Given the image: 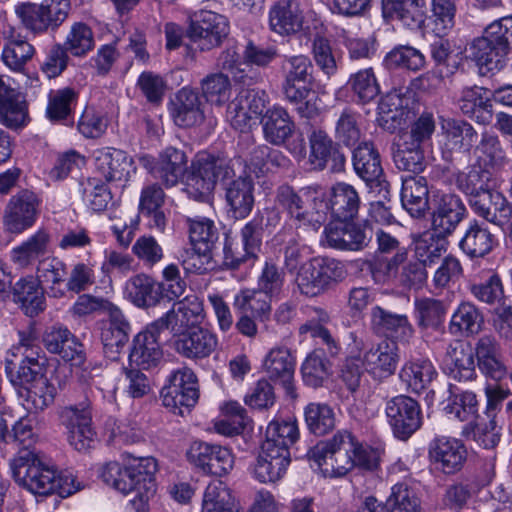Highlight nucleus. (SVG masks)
<instances>
[{"instance_id":"nucleus-1","label":"nucleus","mask_w":512,"mask_h":512,"mask_svg":"<svg viewBox=\"0 0 512 512\" xmlns=\"http://www.w3.org/2000/svg\"><path fill=\"white\" fill-rule=\"evenodd\" d=\"M324 477H342L352 468L374 471L379 466L376 449L364 446L347 430L338 431L332 438L318 442L307 454Z\"/></svg>"},{"instance_id":"nucleus-2","label":"nucleus","mask_w":512,"mask_h":512,"mask_svg":"<svg viewBox=\"0 0 512 512\" xmlns=\"http://www.w3.org/2000/svg\"><path fill=\"white\" fill-rule=\"evenodd\" d=\"M157 460L153 457L133 458L128 464L109 462L101 470L102 480L117 492L127 496L133 494L128 504L135 512H144L148 501L157 490Z\"/></svg>"},{"instance_id":"nucleus-3","label":"nucleus","mask_w":512,"mask_h":512,"mask_svg":"<svg viewBox=\"0 0 512 512\" xmlns=\"http://www.w3.org/2000/svg\"><path fill=\"white\" fill-rule=\"evenodd\" d=\"M161 319L167 328L176 334L172 347L176 352H212L216 347V339L208 331L196 330L186 333L185 330L199 325L204 319L203 304L196 295H188L173 304V307Z\"/></svg>"},{"instance_id":"nucleus-4","label":"nucleus","mask_w":512,"mask_h":512,"mask_svg":"<svg viewBox=\"0 0 512 512\" xmlns=\"http://www.w3.org/2000/svg\"><path fill=\"white\" fill-rule=\"evenodd\" d=\"M12 477L20 486L37 495L56 492V469L40 452L21 448L10 459Z\"/></svg>"},{"instance_id":"nucleus-5","label":"nucleus","mask_w":512,"mask_h":512,"mask_svg":"<svg viewBox=\"0 0 512 512\" xmlns=\"http://www.w3.org/2000/svg\"><path fill=\"white\" fill-rule=\"evenodd\" d=\"M235 171L228 162L213 156L200 154L192 162L184 176L185 191L189 198L212 205L218 180L228 181Z\"/></svg>"},{"instance_id":"nucleus-6","label":"nucleus","mask_w":512,"mask_h":512,"mask_svg":"<svg viewBox=\"0 0 512 512\" xmlns=\"http://www.w3.org/2000/svg\"><path fill=\"white\" fill-rule=\"evenodd\" d=\"M342 262L328 257L312 258L300 265L295 283L301 294L315 297L346 277Z\"/></svg>"},{"instance_id":"nucleus-7","label":"nucleus","mask_w":512,"mask_h":512,"mask_svg":"<svg viewBox=\"0 0 512 512\" xmlns=\"http://www.w3.org/2000/svg\"><path fill=\"white\" fill-rule=\"evenodd\" d=\"M162 404L175 414L194 407L199 399V385L195 373L184 367L173 371L160 392Z\"/></svg>"},{"instance_id":"nucleus-8","label":"nucleus","mask_w":512,"mask_h":512,"mask_svg":"<svg viewBox=\"0 0 512 512\" xmlns=\"http://www.w3.org/2000/svg\"><path fill=\"white\" fill-rule=\"evenodd\" d=\"M277 203L288 213L296 228L318 230L325 221V211L320 210L323 198H314V209L309 210L303 197L290 186H281L276 195Z\"/></svg>"},{"instance_id":"nucleus-9","label":"nucleus","mask_w":512,"mask_h":512,"mask_svg":"<svg viewBox=\"0 0 512 512\" xmlns=\"http://www.w3.org/2000/svg\"><path fill=\"white\" fill-rule=\"evenodd\" d=\"M372 326L377 333L386 336L376 349V352H395L400 349L412 334V327L405 315L393 314L381 307L372 309Z\"/></svg>"},{"instance_id":"nucleus-10","label":"nucleus","mask_w":512,"mask_h":512,"mask_svg":"<svg viewBox=\"0 0 512 512\" xmlns=\"http://www.w3.org/2000/svg\"><path fill=\"white\" fill-rule=\"evenodd\" d=\"M188 34L202 51L221 45L229 34V22L221 14L202 10L191 21Z\"/></svg>"},{"instance_id":"nucleus-11","label":"nucleus","mask_w":512,"mask_h":512,"mask_svg":"<svg viewBox=\"0 0 512 512\" xmlns=\"http://www.w3.org/2000/svg\"><path fill=\"white\" fill-rule=\"evenodd\" d=\"M385 413L394 435L401 440H407L422 424L420 407L408 396L399 395L389 400Z\"/></svg>"},{"instance_id":"nucleus-12","label":"nucleus","mask_w":512,"mask_h":512,"mask_svg":"<svg viewBox=\"0 0 512 512\" xmlns=\"http://www.w3.org/2000/svg\"><path fill=\"white\" fill-rule=\"evenodd\" d=\"M466 207L459 196L436 193L431 202V227L438 234L451 236L464 219Z\"/></svg>"},{"instance_id":"nucleus-13","label":"nucleus","mask_w":512,"mask_h":512,"mask_svg":"<svg viewBox=\"0 0 512 512\" xmlns=\"http://www.w3.org/2000/svg\"><path fill=\"white\" fill-rule=\"evenodd\" d=\"M187 457L203 471L217 476L228 474L234 467L232 451L218 444L195 441L190 445Z\"/></svg>"},{"instance_id":"nucleus-14","label":"nucleus","mask_w":512,"mask_h":512,"mask_svg":"<svg viewBox=\"0 0 512 512\" xmlns=\"http://www.w3.org/2000/svg\"><path fill=\"white\" fill-rule=\"evenodd\" d=\"M40 201L35 193L22 190L12 196L4 213V225L11 233H22L36 220Z\"/></svg>"},{"instance_id":"nucleus-15","label":"nucleus","mask_w":512,"mask_h":512,"mask_svg":"<svg viewBox=\"0 0 512 512\" xmlns=\"http://www.w3.org/2000/svg\"><path fill=\"white\" fill-rule=\"evenodd\" d=\"M29 120L27 102L9 77L0 76V122L11 129L27 124Z\"/></svg>"},{"instance_id":"nucleus-16","label":"nucleus","mask_w":512,"mask_h":512,"mask_svg":"<svg viewBox=\"0 0 512 512\" xmlns=\"http://www.w3.org/2000/svg\"><path fill=\"white\" fill-rule=\"evenodd\" d=\"M442 153L445 158H451L453 153L470 152L478 139L474 127L458 119H447L441 123Z\"/></svg>"},{"instance_id":"nucleus-17","label":"nucleus","mask_w":512,"mask_h":512,"mask_svg":"<svg viewBox=\"0 0 512 512\" xmlns=\"http://www.w3.org/2000/svg\"><path fill=\"white\" fill-rule=\"evenodd\" d=\"M464 445L455 438L438 437L431 444L429 455L435 468L445 474L459 471L466 460Z\"/></svg>"},{"instance_id":"nucleus-18","label":"nucleus","mask_w":512,"mask_h":512,"mask_svg":"<svg viewBox=\"0 0 512 512\" xmlns=\"http://www.w3.org/2000/svg\"><path fill=\"white\" fill-rule=\"evenodd\" d=\"M473 211L486 221L499 227L507 225L512 217V205L506 197L495 190L489 189L469 200Z\"/></svg>"},{"instance_id":"nucleus-19","label":"nucleus","mask_w":512,"mask_h":512,"mask_svg":"<svg viewBox=\"0 0 512 512\" xmlns=\"http://www.w3.org/2000/svg\"><path fill=\"white\" fill-rule=\"evenodd\" d=\"M187 162L188 157L183 150L169 146L160 152L151 173L165 187H174L184 178Z\"/></svg>"},{"instance_id":"nucleus-20","label":"nucleus","mask_w":512,"mask_h":512,"mask_svg":"<svg viewBox=\"0 0 512 512\" xmlns=\"http://www.w3.org/2000/svg\"><path fill=\"white\" fill-rule=\"evenodd\" d=\"M320 210L331 212V215L337 219H353L360 206V197L356 189L347 183H336L330 190L328 202L320 205Z\"/></svg>"},{"instance_id":"nucleus-21","label":"nucleus","mask_w":512,"mask_h":512,"mask_svg":"<svg viewBox=\"0 0 512 512\" xmlns=\"http://www.w3.org/2000/svg\"><path fill=\"white\" fill-rule=\"evenodd\" d=\"M50 242V234L40 229L14 247L10 252V259L20 269L31 268L48 253Z\"/></svg>"},{"instance_id":"nucleus-22","label":"nucleus","mask_w":512,"mask_h":512,"mask_svg":"<svg viewBox=\"0 0 512 512\" xmlns=\"http://www.w3.org/2000/svg\"><path fill=\"white\" fill-rule=\"evenodd\" d=\"M261 124L265 140L275 146L284 145L295 130L291 116L280 106H273L266 110Z\"/></svg>"},{"instance_id":"nucleus-23","label":"nucleus","mask_w":512,"mask_h":512,"mask_svg":"<svg viewBox=\"0 0 512 512\" xmlns=\"http://www.w3.org/2000/svg\"><path fill=\"white\" fill-rule=\"evenodd\" d=\"M290 464V454H284L269 445L261 446V452L253 468L254 477L262 483L278 481L286 473Z\"/></svg>"},{"instance_id":"nucleus-24","label":"nucleus","mask_w":512,"mask_h":512,"mask_svg":"<svg viewBox=\"0 0 512 512\" xmlns=\"http://www.w3.org/2000/svg\"><path fill=\"white\" fill-rule=\"evenodd\" d=\"M465 53L467 58L473 60L479 67L493 71L502 68L503 60L508 52L484 32L482 37H478L468 44Z\"/></svg>"},{"instance_id":"nucleus-25","label":"nucleus","mask_w":512,"mask_h":512,"mask_svg":"<svg viewBox=\"0 0 512 512\" xmlns=\"http://www.w3.org/2000/svg\"><path fill=\"white\" fill-rule=\"evenodd\" d=\"M172 116L176 125L180 127H191L202 123L204 112L199 94L187 87L178 91L173 101Z\"/></svg>"},{"instance_id":"nucleus-26","label":"nucleus","mask_w":512,"mask_h":512,"mask_svg":"<svg viewBox=\"0 0 512 512\" xmlns=\"http://www.w3.org/2000/svg\"><path fill=\"white\" fill-rule=\"evenodd\" d=\"M271 29L280 35H289L300 31L303 16L298 0H278L270 9Z\"/></svg>"},{"instance_id":"nucleus-27","label":"nucleus","mask_w":512,"mask_h":512,"mask_svg":"<svg viewBox=\"0 0 512 512\" xmlns=\"http://www.w3.org/2000/svg\"><path fill=\"white\" fill-rule=\"evenodd\" d=\"M429 190L423 176H407L402 179L401 202L408 213L415 218L425 215L429 207Z\"/></svg>"},{"instance_id":"nucleus-28","label":"nucleus","mask_w":512,"mask_h":512,"mask_svg":"<svg viewBox=\"0 0 512 512\" xmlns=\"http://www.w3.org/2000/svg\"><path fill=\"white\" fill-rule=\"evenodd\" d=\"M130 165L131 159L122 150L102 148L95 152L96 170L108 183L125 180Z\"/></svg>"},{"instance_id":"nucleus-29","label":"nucleus","mask_w":512,"mask_h":512,"mask_svg":"<svg viewBox=\"0 0 512 512\" xmlns=\"http://www.w3.org/2000/svg\"><path fill=\"white\" fill-rule=\"evenodd\" d=\"M383 15L398 19L411 29L421 28L425 22L424 0H382Z\"/></svg>"},{"instance_id":"nucleus-30","label":"nucleus","mask_w":512,"mask_h":512,"mask_svg":"<svg viewBox=\"0 0 512 512\" xmlns=\"http://www.w3.org/2000/svg\"><path fill=\"white\" fill-rule=\"evenodd\" d=\"M496 244L495 235L484 223L473 220L467 226L459 248L470 258H481L489 254Z\"/></svg>"},{"instance_id":"nucleus-31","label":"nucleus","mask_w":512,"mask_h":512,"mask_svg":"<svg viewBox=\"0 0 512 512\" xmlns=\"http://www.w3.org/2000/svg\"><path fill=\"white\" fill-rule=\"evenodd\" d=\"M226 184V201L236 219L247 217L254 205L253 181L249 176H239L229 179Z\"/></svg>"},{"instance_id":"nucleus-32","label":"nucleus","mask_w":512,"mask_h":512,"mask_svg":"<svg viewBox=\"0 0 512 512\" xmlns=\"http://www.w3.org/2000/svg\"><path fill=\"white\" fill-rule=\"evenodd\" d=\"M127 298L139 308L155 306L162 296V285L146 274L131 277L125 285Z\"/></svg>"},{"instance_id":"nucleus-33","label":"nucleus","mask_w":512,"mask_h":512,"mask_svg":"<svg viewBox=\"0 0 512 512\" xmlns=\"http://www.w3.org/2000/svg\"><path fill=\"white\" fill-rule=\"evenodd\" d=\"M66 276L65 264L56 257H45L38 261L36 278L39 285L54 298L61 297L64 290L61 288Z\"/></svg>"},{"instance_id":"nucleus-34","label":"nucleus","mask_w":512,"mask_h":512,"mask_svg":"<svg viewBox=\"0 0 512 512\" xmlns=\"http://www.w3.org/2000/svg\"><path fill=\"white\" fill-rule=\"evenodd\" d=\"M356 174L367 184L379 182L383 174L380 155L372 142H362L353 152Z\"/></svg>"},{"instance_id":"nucleus-35","label":"nucleus","mask_w":512,"mask_h":512,"mask_svg":"<svg viewBox=\"0 0 512 512\" xmlns=\"http://www.w3.org/2000/svg\"><path fill=\"white\" fill-rule=\"evenodd\" d=\"M44 291L33 276H28L14 285V301L21 304L26 315L33 317L45 309Z\"/></svg>"},{"instance_id":"nucleus-36","label":"nucleus","mask_w":512,"mask_h":512,"mask_svg":"<svg viewBox=\"0 0 512 512\" xmlns=\"http://www.w3.org/2000/svg\"><path fill=\"white\" fill-rule=\"evenodd\" d=\"M263 367L271 379L279 381L289 397L296 398L293 384L295 360L292 354H267Z\"/></svg>"},{"instance_id":"nucleus-37","label":"nucleus","mask_w":512,"mask_h":512,"mask_svg":"<svg viewBox=\"0 0 512 512\" xmlns=\"http://www.w3.org/2000/svg\"><path fill=\"white\" fill-rule=\"evenodd\" d=\"M448 236L429 229L414 238V253L423 265L435 263L447 251Z\"/></svg>"},{"instance_id":"nucleus-38","label":"nucleus","mask_w":512,"mask_h":512,"mask_svg":"<svg viewBox=\"0 0 512 512\" xmlns=\"http://www.w3.org/2000/svg\"><path fill=\"white\" fill-rule=\"evenodd\" d=\"M201 512H239V509L229 487L221 480H213L203 492Z\"/></svg>"},{"instance_id":"nucleus-39","label":"nucleus","mask_w":512,"mask_h":512,"mask_svg":"<svg viewBox=\"0 0 512 512\" xmlns=\"http://www.w3.org/2000/svg\"><path fill=\"white\" fill-rule=\"evenodd\" d=\"M299 438V430L295 420H273L266 429L262 445H269L281 453L290 454L289 447Z\"/></svg>"},{"instance_id":"nucleus-40","label":"nucleus","mask_w":512,"mask_h":512,"mask_svg":"<svg viewBox=\"0 0 512 512\" xmlns=\"http://www.w3.org/2000/svg\"><path fill=\"white\" fill-rule=\"evenodd\" d=\"M402 102L398 94H387L381 98L377 121L383 129L394 132L406 122L409 110L403 107Z\"/></svg>"},{"instance_id":"nucleus-41","label":"nucleus","mask_w":512,"mask_h":512,"mask_svg":"<svg viewBox=\"0 0 512 512\" xmlns=\"http://www.w3.org/2000/svg\"><path fill=\"white\" fill-rule=\"evenodd\" d=\"M18 393L23 398V405L27 410L42 411L53 402L55 388L45 377L26 386H20Z\"/></svg>"},{"instance_id":"nucleus-42","label":"nucleus","mask_w":512,"mask_h":512,"mask_svg":"<svg viewBox=\"0 0 512 512\" xmlns=\"http://www.w3.org/2000/svg\"><path fill=\"white\" fill-rule=\"evenodd\" d=\"M435 375L436 370L433 364L426 358H418L406 363L400 372V378L415 393L424 390Z\"/></svg>"},{"instance_id":"nucleus-43","label":"nucleus","mask_w":512,"mask_h":512,"mask_svg":"<svg viewBox=\"0 0 512 512\" xmlns=\"http://www.w3.org/2000/svg\"><path fill=\"white\" fill-rule=\"evenodd\" d=\"M271 300L259 289H244L235 296L234 307L242 313L250 312L260 321H266L271 314Z\"/></svg>"},{"instance_id":"nucleus-44","label":"nucleus","mask_w":512,"mask_h":512,"mask_svg":"<svg viewBox=\"0 0 512 512\" xmlns=\"http://www.w3.org/2000/svg\"><path fill=\"white\" fill-rule=\"evenodd\" d=\"M482 321V314L474 304L462 302L451 317L449 331L455 336H468L479 330Z\"/></svg>"},{"instance_id":"nucleus-45","label":"nucleus","mask_w":512,"mask_h":512,"mask_svg":"<svg viewBox=\"0 0 512 512\" xmlns=\"http://www.w3.org/2000/svg\"><path fill=\"white\" fill-rule=\"evenodd\" d=\"M304 416L308 429L315 435H325L335 427V413L326 403H309Z\"/></svg>"},{"instance_id":"nucleus-46","label":"nucleus","mask_w":512,"mask_h":512,"mask_svg":"<svg viewBox=\"0 0 512 512\" xmlns=\"http://www.w3.org/2000/svg\"><path fill=\"white\" fill-rule=\"evenodd\" d=\"M309 162L315 170H323L329 159L337 152L333 140L321 129H314L309 135Z\"/></svg>"},{"instance_id":"nucleus-47","label":"nucleus","mask_w":512,"mask_h":512,"mask_svg":"<svg viewBox=\"0 0 512 512\" xmlns=\"http://www.w3.org/2000/svg\"><path fill=\"white\" fill-rule=\"evenodd\" d=\"M385 508L387 512H420L421 500L408 484L397 483L391 488Z\"/></svg>"},{"instance_id":"nucleus-48","label":"nucleus","mask_w":512,"mask_h":512,"mask_svg":"<svg viewBox=\"0 0 512 512\" xmlns=\"http://www.w3.org/2000/svg\"><path fill=\"white\" fill-rule=\"evenodd\" d=\"M166 329L168 328L161 318L147 325L144 330L134 336L131 352H158L162 350L164 344L162 334Z\"/></svg>"},{"instance_id":"nucleus-49","label":"nucleus","mask_w":512,"mask_h":512,"mask_svg":"<svg viewBox=\"0 0 512 512\" xmlns=\"http://www.w3.org/2000/svg\"><path fill=\"white\" fill-rule=\"evenodd\" d=\"M397 149L393 152V161L399 170L412 172L416 175L425 168V156L422 147L410 145L399 140Z\"/></svg>"},{"instance_id":"nucleus-50","label":"nucleus","mask_w":512,"mask_h":512,"mask_svg":"<svg viewBox=\"0 0 512 512\" xmlns=\"http://www.w3.org/2000/svg\"><path fill=\"white\" fill-rule=\"evenodd\" d=\"M303 381L317 388L328 379L331 373V363L325 354H308L301 366Z\"/></svg>"},{"instance_id":"nucleus-51","label":"nucleus","mask_w":512,"mask_h":512,"mask_svg":"<svg viewBox=\"0 0 512 512\" xmlns=\"http://www.w3.org/2000/svg\"><path fill=\"white\" fill-rule=\"evenodd\" d=\"M281 72L287 86L294 82H313V66L305 55L285 56L281 64Z\"/></svg>"},{"instance_id":"nucleus-52","label":"nucleus","mask_w":512,"mask_h":512,"mask_svg":"<svg viewBox=\"0 0 512 512\" xmlns=\"http://www.w3.org/2000/svg\"><path fill=\"white\" fill-rule=\"evenodd\" d=\"M349 361L351 364H354V361H361L365 370L374 379L382 380L395 372L399 359L397 354H364L363 359L353 357Z\"/></svg>"},{"instance_id":"nucleus-53","label":"nucleus","mask_w":512,"mask_h":512,"mask_svg":"<svg viewBox=\"0 0 512 512\" xmlns=\"http://www.w3.org/2000/svg\"><path fill=\"white\" fill-rule=\"evenodd\" d=\"M335 138L345 145L353 146L361 137L359 115L351 109H344L335 122Z\"/></svg>"},{"instance_id":"nucleus-54","label":"nucleus","mask_w":512,"mask_h":512,"mask_svg":"<svg viewBox=\"0 0 512 512\" xmlns=\"http://www.w3.org/2000/svg\"><path fill=\"white\" fill-rule=\"evenodd\" d=\"M189 238L191 245L197 248L213 250L214 244L218 238V231L214 222L209 218L198 217L188 219Z\"/></svg>"},{"instance_id":"nucleus-55","label":"nucleus","mask_w":512,"mask_h":512,"mask_svg":"<svg viewBox=\"0 0 512 512\" xmlns=\"http://www.w3.org/2000/svg\"><path fill=\"white\" fill-rule=\"evenodd\" d=\"M34 47L25 40H12L2 51L3 63L12 71L21 72L34 55Z\"/></svg>"},{"instance_id":"nucleus-56","label":"nucleus","mask_w":512,"mask_h":512,"mask_svg":"<svg viewBox=\"0 0 512 512\" xmlns=\"http://www.w3.org/2000/svg\"><path fill=\"white\" fill-rule=\"evenodd\" d=\"M43 342L49 352H82L85 348L81 340L66 328H52L47 331Z\"/></svg>"},{"instance_id":"nucleus-57","label":"nucleus","mask_w":512,"mask_h":512,"mask_svg":"<svg viewBox=\"0 0 512 512\" xmlns=\"http://www.w3.org/2000/svg\"><path fill=\"white\" fill-rule=\"evenodd\" d=\"M63 46L74 56L85 55L94 47V36L91 28L82 22L74 23Z\"/></svg>"},{"instance_id":"nucleus-58","label":"nucleus","mask_w":512,"mask_h":512,"mask_svg":"<svg viewBox=\"0 0 512 512\" xmlns=\"http://www.w3.org/2000/svg\"><path fill=\"white\" fill-rule=\"evenodd\" d=\"M348 85L362 103H367L377 97L380 92L372 68L359 70L349 78Z\"/></svg>"},{"instance_id":"nucleus-59","label":"nucleus","mask_w":512,"mask_h":512,"mask_svg":"<svg viewBox=\"0 0 512 512\" xmlns=\"http://www.w3.org/2000/svg\"><path fill=\"white\" fill-rule=\"evenodd\" d=\"M263 226L261 218H253L241 230L244 254L236 256V263L257 257L262 244Z\"/></svg>"},{"instance_id":"nucleus-60","label":"nucleus","mask_w":512,"mask_h":512,"mask_svg":"<svg viewBox=\"0 0 512 512\" xmlns=\"http://www.w3.org/2000/svg\"><path fill=\"white\" fill-rule=\"evenodd\" d=\"M474 152L479 161L485 165L494 167L501 166L507 162L506 152L496 135L484 133Z\"/></svg>"},{"instance_id":"nucleus-61","label":"nucleus","mask_w":512,"mask_h":512,"mask_svg":"<svg viewBox=\"0 0 512 512\" xmlns=\"http://www.w3.org/2000/svg\"><path fill=\"white\" fill-rule=\"evenodd\" d=\"M285 282L284 271L275 263L266 261L257 280V289L269 299L279 298Z\"/></svg>"},{"instance_id":"nucleus-62","label":"nucleus","mask_w":512,"mask_h":512,"mask_svg":"<svg viewBox=\"0 0 512 512\" xmlns=\"http://www.w3.org/2000/svg\"><path fill=\"white\" fill-rule=\"evenodd\" d=\"M385 63L389 68H405L417 71L424 67L425 57L414 47L400 46L387 54Z\"/></svg>"},{"instance_id":"nucleus-63","label":"nucleus","mask_w":512,"mask_h":512,"mask_svg":"<svg viewBox=\"0 0 512 512\" xmlns=\"http://www.w3.org/2000/svg\"><path fill=\"white\" fill-rule=\"evenodd\" d=\"M76 92L71 88H64L52 92L47 105V117L51 121L66 120L72 111V105L76 102Z\"/></svg>"},{"instance_id":"nucleus-64","label":"nucleus","mask_w":512,"mask_h":512,"mask_svg":"<svg viewBox=\"0 0 512 512\" xmlns=\"http://www.w3.org/2000/svg\"><path fill=\"white\" fill-rule=\"evenodd\" d=\"M201 86L206 100L212 104L223 105L230 97V80L223 73L208 75L202 80Z\"/></svg>"}]
</instances>
